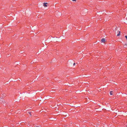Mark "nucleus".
<instances>
[{
	"label": "nucleus",
	"instance_id": "1",
	"mask_svg": "<svg viewBox=\"0 0 127 127\" xmlns=\"http://www.w3.org/2000/svg\"><path fill=\"white\" fill-rule=\"evenodd\" d=\"M105 41V39L104 38H102L101 40V41L102 42H104Z\"/></svg>",
	"mask_w": 127,
	"mask_h": 127
},
{
	"label": "nucleus",
	"instance_id": "2",
	"mask_svg": "<svg viewBox=\"0 0 127 127\" xmlns=\"http://www.w3.org/2000/svg\"><path fill=\"white\" fill-rule=\"evenodd\" d=\"M6 96V95L5 94H2V97L3 98L4 96Z\"/></svg>",
	"mask_w": 127,
	"mask_h": 127
},
{
	"label": "nucleus",
	"instance_id": "3",
	"mask_svg": "<svg viewBox=\"0 0 127 127\" xmlns=\"http://www.w3.org/2000/svg\"><path fill=\"white\" fill-rule=\"evenodd\" d=\"M47 4V3L46 2H45L44 3V6H45V7H47V5H46V4Z\"/></svg>",
	"mask_w": 127,
	"mask_h": 127
},
{
	"label": "nucleus",
	"instance_id": "4",
	"mask_svg": "<svg viewBox=\"0 0 127 127\" xmlns=\"http://www.w3.org/2000/svg\"><path fill=\"white\" fill-rule=\"evenodd\" d=\"M113 91H111L110 92V95H112L113 94Z\"/></svg>",
	"mask_w": 127,
	"mask_h": 127
},
{
	"label": "nucleus",
	"instance_id": "5",
	"mask_svg": "<svg viewBox=\"0 0 127 127\" xmlns=\"http://www.w3.org/2000/svg\"><path fill=\"white\" fill-rule=\"evenodd\" d=\"M119 33L117 35V36H119V35L120 34V31H119Z\"/></svg>",
	"mask_w": 127,
	"mask_h": 127
},
{
	"label": "nucleus",
	"instance_id": "6",
	"mask_svg": "<svg viewBox=\"0 0 127 127\" xmlns=\"http://www.w3.org/2000/svg\"><path fill=\"white\" fill-rule=\"evenodd\" d=\"M28 113L30 115H32L31 114V112H28Z\"/></svg>",
	"mask_w": 127,
	"mask_h": 127
},
{
	"label": "nucleus",
	"instance_id": "7",
	"mask_svg": "<svg viewBox=\"0 0 127 127\" xmlns=\"http://www.w3.org/2000/svg\"><path fill=\"white\" fill-rule=\"evenodd\" d=\"M117 28H115V29H113V30H114V31L115 30V31L116 30H117Z\"/></svg>",
	"mask_w": 127,
	"mask_h": 127
},
{
	"label": "nucleus",
	"instance_id": "8",
	"mask_svg": "<svg viewBox=\"0 0 127 127\" xmlns=\"http://www.w3.org/2000/svg\"><path fill=\"white\" fill-rule=\"evenodd\" d=\"M125 37L127 39V36H125Z\"/></svg>",
	"mask_w": 127,
	"mask_h": 127
},
{
	"label": "nucleus",
	"instance_id": "9",
	"mask_svg": "<svg viewBox=\"0 0 127 127\" xmlns=\"http://www.w3.org/2000/svg\"><path fill=\"white\" fill-rule=\"evenodd\" d=\"M75 63H74L73 64V65H75Z\"/></svg>",
	"mask_w": 127,
	"mask_h": 127
},
{
	"label": "nucleus",
	"instance_id": "10",
	"mask_svg": "<svg viewBox=\"0 0 127 127\" xmlns=\"http://www.w3.org/2000/svg\"><path fill=\"white\" fill-rule=\"evenodd\" d=\"M35 127H39V126H35Z\"/></svg>",
	"mask_w": 127,
	"mask_h": 127
},
{
	"label": "nucleus",
	"instance_id": "11",
	"mask_svg": "<svg viewBox=\"0 0 127 127\" xmlns=\"http://www.w3.org/2000/svg\"><path fill=\"white\" fill-rule=\"evenodd\" d=\"M72 0L73 1H76V0Z\"/></svg>",
	"mask_w": 127,
	"mask_h": 127
}]
</instances>
